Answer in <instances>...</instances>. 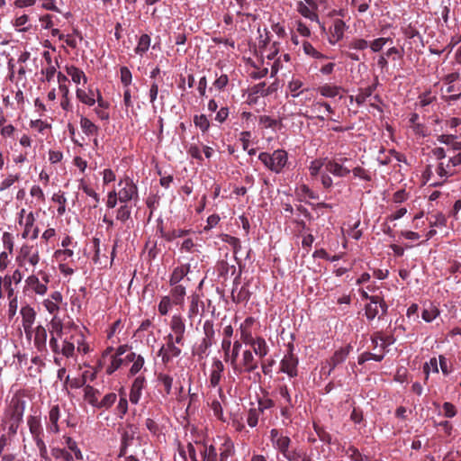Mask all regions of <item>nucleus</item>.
I'll return each instance as SVG.
<instances>
[{
	"mask_svg": "<svg viewBox=\"0 0 461 461\" xmlns=\"http://www.w3.org/2000/svg\"><path fill=\"white\" fill-rule=\"evenodd\" d=\"M49 325L50 334L49 346L52 353L61 352L67 359H69L76 358L77 354L86 355L93 351L86 340V328L73 326L71 334L63 338L64 323L58 315L52 316Z\"/></svg>",
	"mask_w": 461,
	"mask_h": 461,
	"instance_id": "f257e3e1",
	"label": "nucleus"
},
{
	"mask_svg": "<svg viewBox=\"0 0 461 461\" xmlns=\"http://www.w3.org/2000/svg\"><path fill=\"white\" fill-rule=\"evenodd\" d=\"M31 59V53L28 50H20L15 47L14 56L10 63L9 73L6 78L15 85L27 81V73H31L32 69L28 68L27 62Z\"/></svg>",
	"mask_w": 461,
	"mask_h": 461,
	"instance_id": "f03ea898",
	"label": "nucleus"
},
{
	"mask_svg": "<svg viewBox=\"0 0 461 461\" xmlns=\"http://www.w3.org/2000/svg\"><path fill=\"white\" fill-rule=\"evenodd\" d=\"M50 282V275L48 272L40 270L36 274L32 271L24 280L23 293L42 297L48 293Z\"/></svg>",
	"mask_w": 461,
	"mask_h": 461,
	"instance_id": "7ed1b4c3",
	"label": "nucleus"
},
{
	"mask_svg": "<svg viewBox=\"0 0 461 461\" xmlns=\"http://www.w3.org/2000/svg\"><path fill=\"white\" fill-rule=\"evenodd\" d=\"M117 196L120 198V203H133L134 205L140 200L139 189L133 179L125 176L119 179L117 187L113 188Z\"/></svg>",
	"mask_w": 461,
	"mask_h": 461,
	"instance_id": "20e7f679",
	"label": "nucleus"
},
{
	"mask_svg": "<svg viewBox=\"0 0 461 461\" xmlns=\"http://www.w3.org/2000/svg\"><path fill=\"white\" fill-rule=\"evenodd\" d=\"M258 159L268 170L279 174L288 162V154L284 149H276L272 153L264 151L259 153Z\"/></svg>",
	"mask_w": 461,
	"mask_h": 461,
	"instance_id": "39448f33",
	"label": "nucleus"
},
{
	"mask_svg": "<svg viewBox=\"0 0 461 461\" xmlns=\"http://www.w3.org/2000/svg\"><path fill=\"white\" fill-rule=\"evenodd\" d=\"M187 450L193 461H217V452L212 445L205 442L195 441L188 443Z\"/></svg>",
	"mask_w": 461,
	"mask_h": 461,
	"instance_id": "423d86ee",
	"label": "nucleus"
},
{
	"mask_svg": "<svg viewBox=\"0 0 461 461\" xmlns=\"http://www.w3.org/2000/svg\"><path fill=\"white\" fill-rule=\"evenodd\" d=\"M29 430L39 449L40 456L45 461H50L47 447L42 438V427L41 418L39 416H29L27 420Z\"/></svg>",
	"mask_w": 461,
	"mask_h": 461,
	"instance_id": "0eeeda50",
	"label": "nucleus"
},
{
	"mask_svg": "<svg viewBox=\"0 0 461 461\" xmlns=\"http://www.w3.org/2000/svg\"><path fill=\"white\" fill-rule=\"evenodd\" d=\"M113 347H107L101 354V357L97 363L98 369H104L106 375H111L117 371L123 364L122 357H117L114 353Z\"/></svg>",
	"mask_w": 461,
	"mask_h": 461,
	"instance_id": "6e6552de",
	"label": "nucleus"
},
{
	"mask_svg": "<svg viewBox=\"0 0 461 461\" xmlns=\"http://www.w3.org/2000/svg\"><path fill=\"white\" fill-rule=\"evenodd\" d=\"M350 162V158L339 155L327 159L325 161V169L336 177H347L351 173Z\"/></svg>",
	"mask_w": 461,
	"mask_h": 461,
	"instance_id": "1a4fd4ad",
	"label": "nucleus"
},
{
	"mask_svg": "<svg viewBox=\"0 0 461 461\" xmlns=\"http://www.w3.org/2000/svg\"><path fill=\"white\" fill-rule=\"evenodd\" d=\"M41 260L40 253L38 249L29 243H24L21 246L15 261L21 267H25L28 270L26 265L32 267H35Z\"/></svg>",
	"mask_w": 461,
	"mask_h": 461,
	"instance_id": "9d476101",
	"label": "nucleus"
},
{
	"mask_svg": "<svg viewBox=\"0 0 461 461\" xmlns=\"http://www.w3.org/2000/svg\"><path fill=\"white\" fill-rule=\"evenodd\" d=\"M259 366V362L258 358L255 357L251 349H243L241 355L237 362V366H235L232 369L233 373L237 375L242 374H250L253 373Z\"/></svg>",
	"mask_w": 461,
	"mask_h": 461,
	"instance_id": "9b49d317",
	"label": "nucleus"
},
{
	"mask_svg": "<svg viewBox=\"0 0 461 461\" xmlns=\"http://www.w3.org/2000/svg\"><path fill=\"white\" fill-rule=\"evenodd\" d=\"M224 370L225 366L223 362L217 357L212 358L209 374V386L218 389L219 397L222 402L225 401L226 397L220 384L223 377Z\"/></svg>",
	"mask_w": 461,
	"mask_h": 461,
	"instance_id": "f8f14e48",
	"label": "nucleus"
},
{
	"mask_svg": "<svg viewBox=\"0 0 461 461\" xmlns=\"http://www.w3.org/2000/svg\"><path fill=\"white\" fill-rule=\"evenodd\" d=\"M294 346L293 343L287 344V352L280 361V372L286 374L293 378L298 375V357L294 352Z\"/></svg>",
	"mask_w": 461,
	"mask_h": 461,
	"instance_id": "ddd939ff",
	"label": "nucleus"
},
{
	"mask_svg": "<svg viewBox=\"0 0 461 461\" xmlns=\"http://www.w3.org/2000/svg\"><path fill=\"white\" fill-rule=\"evenodd\" d=\"M170 333L167 336H172L174 340L179 346L185 345V334L186 331L185 321L181 314H174L169 322Z\"/></svg>",
	"mask_w": 461,
	"mask_h": 461,
	"instance_id": "4468645a",
	"label": "nucleus"
},
{
	"mask_svg": "<svg viewBox=\"0 0 461 461\" xmlns=\"http://www.w3.org/2000/svg\"><path fill=\"white\" fill-rule=\"evenodd\" d=\"M260 328L259 321L252 316L247 317L239 326V333L241 341L246 344L256 338V334Z\"/></svg>",
	"mask_w": 461,
	"mask_h": 461,
	"instance_id": "2eb2a0df",
	"label": "nucleus"
},
{
	"mask_svg": "<svg viewBox=\"0 0 461 461\" xmlns=\"http://www.w3.org/2000/svg\"><path fill=\"white\" fill-rule=\"evenodd\" d=\"M166 343L158 350V357H161L164 364L169 363L173 358L181 355V347L174 340L172 336L165 337Z\"/></svg>",
	"mask_w": 461,
	"mask_h": 461,
	"instance_id": "dca6fc26",
	"label": "nucleus"
},
{
	"mask_svg": "<svg viewBox=\"0 0 461 461\" xmlns=\"http://www.w3.org/2000/svg\"><path fill=\"white\" fill-rule=\"evenodd\" d=\"M387 309V304L383 298L378 295H373L370 297V303L365 307V314L369 321H372L379 315L380 311L381 315L386 313Z\"/></svg>",
	"mask_w": 461,
	"mask_h": 461,
	"instance_id": "f3484780",
	"label": "nucleus"
},
{
	"mask_svg": "<svg viewBox=\"0 0 461 461\" xmlns=\"http://www.w3.org/2000/svg\"><path fill=\"white\" fill-rule=\"evenodd\" d=\"M348 29L346 23L340 18L332 20L329 27L327 36L328 41L330 45L337 44L344 37L345 31Z\"/></svg>",
	"mask_w": 461,
	"mask_h": 461,
	"instance_id": "a211bd4d",
	"label": "nucleus"
},
{
	"mask_svg": "<svg viewBox=\"0 0 461 461\" xmlns=\"http://www.w3.org/2000/svg\"><path fill=\"white\" fill-rule=\"evenodd\" d=\"M63 303V295L59 291L51 292L46 299L42 301L45 310L52 316L59 315Z\"/></svg>",
	"mask_w": 461,
	"mask_h": 461,
	"instance_id": "6ab92c4d",
	"label": "nucleus"
},
{
	"mask_svg": "<svg viewBox=\"0 0 461 461\" xmlns=\"http://www.w3.org/2000/svg\"><path fill=\"white\" fill-rule=\"evenodd\" d=\"M37 216V213L35 215H32L29 219L18 224L23 229V231L21 233L22 239L32 240L38 239L40 229L36 225Z\"/></svg>",
	"mask_w": 461,
	"mask_h": 461,
	"instance_id": "aec40b11",
	"label": "nucleus"
},
{
	"mask_svg": "<svg viewBox=\"0 0 461 461\" xmlns=\"http://www.w3.org/2000/svg\"><path fill=\"white\" fill-rule=\"evenodd\" d=\"M251 349L255 357L258 359H264L269 353L270 348L267 343V340L262 336H256L253 339L249 340L245 344Z\"/></svg>",
	"mask_w": 461,
	"mask_h": 461,
	"instance_id": "412c9836",
	"label": "nucleus"
},
{
	"mask_svg": "<svg viewBox=\"0 0 461 461\" xmlns=\"http://www.w3.org/2000/svg\"><path fill=\"white\" fill-rule=\"evenodd\" d=\"M25 411V402L20 399H13L6 413V420L22 423Z\"/></svg>",
	"mask_w": 461,
	"mask_h": 461,
	"instance_id": "4be33fe9",
	"label": "nucleus"
},
{
	"mask_svg": "<svg viewBox=\"0 0 461 461\" xmlns=\"http://www.w3.org/2000/svg\"><path fill=\"white\" fill-rule=\"evenodd\" d=\"M270 440L273 447L282 455L287 452L292 442L288 436L284 435L276 429L270 430Z\"/></svg>",
	"mask_w": 461,
	"mask_h": 461,
	"instance_id": "5701e85b",
	"label": "nucleus"
},
{
	"mask_svg": "<svg viewBox=\"0 0 461 461\" xmlns=\"http://www.w3.org/2000/svg\"><path fill=\"white\" fill-rule=\"evenodd\" d=\"M351 348L352 347L348 345L336 350L332 357L326 361V364L322 369L328 367V375H330L339 364L343 363L346 360Z\"/></svg>",
	"mask_w": 461,
	"mask_h": 461,
	"instance_id": "b1692460",
	"label": "nucleus"
},
{
	"mask_svg": "<svg viewBox=\"0 0 461 461\" xmlns=\"http://www.w3.org/2000/svg\"><path fill=\"white\" fill-rule=\"evenodd\" d=\"M146 386V378L144 375H140L135 377L132 382L130 391V401L132 404H137L142 395V391Z\"/></svg>",
	"mask_w": 461,
	"mask_h": 461,
	"instance_id": "393cba45",
	"label": "nucleus"
},
{
	"mask_svg": "<svg viewBox=\"0 0 461 461\" xmlns=\"http://www.w3.org/2000/svg\"><path fill=\"white\" fill-rule=\"evenodd\" d=\"M125 361L132 363L129 369V375H137L144 368V357L133 351H131L126 355Z\"/></svg>",
	"mask_w": 461,
	"mask_h": 461,
	"instance_id": "a878e982",
	"label": "nucleus"
},
{
	"mask_svg": "<svg viewBox=\"0 0 461 461\" xmlns=\"http://www.w3.org/2000/svg\"><path fill=\"white\" fill-rule=\"evenodd\" d=\"M47 330L43 325L34 328L33 345L39 352H47Z\"/></svg>",
	"mask_w": 461,
	"mask_h": 461,
	"instance_id": "bb28decb",
	"label": "nucleus"
},
{
	"mask_svg": "<svg viewBox=\"0 0 461 461\" xmlns=\"http://www.w3.org/2000/svg\"><path fill=\"white\" fill-rule=\"evenodd\" d=\"M60 418V409L58 404H54L49 411L47 429L52 433H59V420Z\"/></svg>",
	"mask_w": 461,
	"mask_h": 461,
	"instance_id": "cd10ccee",
	"label": "nucleus"
},
{
	"mask_svg": "<svg viewBox=\"0 0 461 461\" xmlns=\"http://www.w3.org/2000/svg\"><path fill=\"white\" fill-rule=\"evenodd\" d=\"M436 172L438 176L441 178H443V181L441 182H433L430 184L432 186H438L442 185L445 180L454 175L455 168L451 167V163H449L448 159L447 161H440L436 168Z\"/></svg>",
	"mask_w": 461,
	"mask_h": 461,
	"instance_id": "c85d7f7f",
	"label": "nucleus"
},
{
	"mask_svg": "<svg viewBox=\"0 0 461 461\" xmlns=\"http://www.w3.org/2000/svg\"><path fill=\"white\" fill-rule=\"evenodd\" d=\"M77 98L87 106H93L95 104L96 89L88 88L87 90L77 87L76 90Z\"/></svg>",
	"mask_w": 461,
	"mask_h": 461,
	"instance_id": "c756f323",
	"label": "nucleus"
},
{
	"mask_svg": "<svg viewBox=\"0 0 461 461\" xmlns=\"http://www.w3.org/2000/svg\"><path fill=\"white\" fill-rule=\"evenodd\" d=\"M204 303L196 294H192L190 297V303L188 306L187 317L189 320L194 319L197 315L203 311Z\"/></svg>",
	"mask_w": 461,
	"mask_h": 461,
	"instance_id": "7c9ffc66",
	"label": "nucleus"
},
{
	"mask_svg": "<svg viewBox=\"0 0 461 461\" xmlns=\"http://www.w3.org/2000/svg\"><path fill=\"white\" fill-rule=\"evenodd\" d=\"M308 89L304 87V81L299 77H293L287 84V91L293 98L299 97Z\"/></svg>",
	"mask_w": 461,
	"mask_h": 461,
	"instance_id": "2f4dec72",
	"label": "nucleus"
},
{
	"mask_svg": "<svg viewBox=\"0 0 461 461\" xmlns=\"http://www.w3.org/2000/svg\"><path fill=\"white\" fill-rule=\"evenodd\" d=\"M66 73L71 77L73 83L77 85H86L87 83V77L85 72L76 66H66Z\"/></svg>",
	"mask_w": 461,
	"mask_h": 461,
	"instance_id": "473e14b6",
	"label": "nucleus"
},
{
	"mask_svg": "<svg viewBox=\"0 0 461 461\" xmlns=\"http://www.w3.org/2000/svg\"><path fill=\"white\" fill-rule=\"evenodd\" d=\"M14 52V46H11L0 51V75L5 71V68L7 69V73H9L10 63L13 60Z\"/></svg>",
	"mask_w": 461,
	"mask_h": 461,
	"instance_id": "72a5a7b5",
	"label": "nucleus"
},
{
	"mask_svg": "<svg viewBox=\"0 0 461 461\" xmlns=\"http://www.w3.org/2000/svg\"><path fill=\"white\" fill-rule=\"evenodd\" d=\"M219 450L220 461H227L235 454V447L233 441L230 438H225Z\"/></svg>",
	"mask_w": 461,
	"mask_h": 461,
	"instance_id": "f704fd0d",
	"label": "nucleus"
},
{
	"mask_svg": "<svg viewBox=\"0 0 461 461\" xmlns=\"http://www.w3.org/2000/svg\"><path fill=\"white\" fill-rule=\"evenodd\" d=\"M22 317V325L34 324L36 320V311L30 304L23 305L20 309Z\"/></svg>",
	"mask_w": 461,
	"mask_h": 461,
	"instance_id": "c9c22d12",
	"label": "nucleus"
},
{
	"mask_svg": "<svg viewBox=\"0 0 461 461\" xmlns=\"http://www.w3.org/2000/svg\"><path fill=\"white\" fill-rule=\"evenodd\" d=\"M190 269L189 265H181L176 267L169 278L170 285H180L179 283L184 279V277L188 274Z\"/></svg>",
	"mask_w": 461,
	"mask_h": 461,
	"instance_id": "e433bc0d",
	"label": "nucleus"
},
{
	"mask_svg": "<svg viewBox=\"0 0 461 461\" xmlns=\"http://www.w3.org/2000/svg\"><path fill=\"white\" fill-rule=\"evenodd\" d=\"M172 289L170 290V298L175 303V305H183L185 301V296L186 294V289L184 285H171Z\"/></svg>",
	"mask_w": 461,
	"mask_h": 461,
	"instance_id": "4c0bfd02",
	"label": "nucleus"
},
{
	"mask_svg": "<svg viewBox=\"0 0 461 461\" xmlns=\"http://www.w3.org/2000/svg\"><path fill=\"white\" fill-rule=\"evenodd\" d=\"M79 189H81L86 196L91 198L92 203L91 208H96L100 203V195L97 194L93 187L86 184L84 180L80 181Z\"/></svg>",
	"mask_w": 461,
	"mask_h": 461,
	"instance_id": "58836bf2",
	"label": "nucleus"
},
{
	"mask_svg": "<svg viewBox=\"0 0 461 461\" xmlns=\"http://www.w3.org/2000/svg\"><path fill=\"white\" fill-rule=\"evenodd\" d=\"M80 128L86 136H96L99 131L96 126L90 119L86 116L80 117Z\"/></svg>",
	"mask_w": 461,
	"mask_h": 461,
	"instance_id": "ea45409f",
	"label": "nucleus"
},
{
	"mask_svg": "<svg viewBox=\"0 0 461 461\" xmlns=\"http://www.w3.org/2000/svg\"><path fill=\"white\" fill-rule=\"evenodd\" d=\"M375 88L376 84H374L366 88L359 89L357 95L355 97L350 96V101L352 102L355 100L357 105H362L366 101V99L373 95Z\"/></svg>",
	"mask_w": 461,
	"mask_h": 461,
	"instance_id": "a19ab883",
	"label": "nucleus"
},
{
	"mask_svg": "<svg viewBox=\"0 0 461 461\" xmlns=\"http://www.w3.org/2000/svg\"><path fill=\"white\" fill-rule=\"evenodd\" d=\"M100 393L97 389L94 388L91 385H86L84 387V399L86 402H87L90 405H92L95 408H97L99 400Z\"/></svg>",
	"mask_w": 461,
	"mask_h": 461,
	"instance_id": "79ce46f5",
	"label": "nucleus"
},
{
	"mask_svg": "<svg viewBox=\"0 0 461 461\" xmlns=\"http://www.w3.org/2000/svg\"><path fill=\"white\" fill-rule=\"evenodd\" d=\"M341 89L339 86L324 84L318 87V92L324 97L334 98L339 95Z\"/></svg>",
	"mask_w": 461,
	"mask_h": 461,
	"instance_id": "37998d69",
	"label": "nucleus"
},
{
	"mask_svg": "<svg viewBox=\"0 0 461 461\" xmlns=\"http://www.w3.org/2000/svg\"><path fill=\"white\" fill-rule=\"evenodd\" d=\"M439 313L440 312L438 308L433 303H429L428 305H424L423 311L421 312V318L426 322H431L439 315Z\"/></svg>",
	"mask_w": 461,
	"mask_h": 461,
	"instance_id": "c03bdc74",
	"label": "nucleus"
},
{
	"mask_svg": "<svg viewBox=\"0 0 461 461\" xmlns=\"http://www.w3.org/2000/svg\"><path fill=\"white\" fill-rule=\"evenodd\" d=\"M120 204L121 205L116 210V220L122 222H125L131 219L132 205L129 203Z\"/></svg>",
	"mask_w": 461,
	"mask_h": 461,
	"instance_id": "a18cd8bd",
	"label": "nucleus"
},
{
	"mask_svg": "<svg viewBox=\"0 0 461 461\" xmlns=\"http://www.w3.org/2000/svg\"><path fill=\"white\" fill-rule=\"evenodd\" d=\"M150 43H151V39L149 34L145 33V34L140 35V37L138 40L137 46L134 49L135 53L137 55L142 56L149 50V49L150 47Z\"/></svg>",
	"mask_w": 461,
	"mask_h": 461,
	"instance_id": "49530a36",
	"label": "nucleus"
},
{
	"mask_svg": "<svg viewBox=\"0 0 461 461\" xmlns=\"http://www.w3.org/2000/svg\"><path fill=\"white\" fill-rule=\"evenodd\" d=\"M212 345L213 342L202 339L200 343L194 347L193 354L197 356L199 359H203L208 356V350Z\"/></svg>",
	"mask_w": 461,
	"mask_h": 461,
	"instance_id": "de8ad7c7",
	"label": "nucleus"
},
{
	"mask_svg": "<svg viewBox=\"0 0 461 461\" xmlns=\"http://www.w3.org/2000/svg\"><path fill=\"white\" fill-rule=\"evenodd\" d=\"M296 10L304 18H307L312 22H316L321 24L317 12L311 10L310 6L297 3Z\"/></svg>",
	"mask_w": 461,
	"mask_h": 461,
	"instance_id": "09e8293b",
	"label": "nucleus"
},
{
	"mask_svg": "<svg viewBox=\"0 0 461 461\" xmlns=\"http://www.w3.org/2000/svg\"><path fill=\"white\" fill-rule=\"evenodd\" d=\"M194 124L196 128H198L203 133H205L209 131L211 122L208 117L203 114H194L193 118Z\"/></svg>",
	"mask_w": 461,
	"mask_h": 461,
	"instance_id": "8fccbe9b",
	"label": "nucleus"
},
{
	"mask_svg": "<svg viewBox=\"0 0 461 461\" xmlns=\"http://www.w3.org/2000/svg\"><path fill=\"white\" fill-rule=\"evenodd\" d=\"M203 339L215 342V330L212 320H206L203 325Z\"/></svg>",
	"mask_w": 461,
	"mask_h": 461,
	"instance_id": "3c124183",
	"label": "nucleus"
},
{
	"mask_svg": "<svg viewBox=\"0 0 461 461\" xmlns=\"http://www.w3.org/2000/svg\"><path fill=\"white\" fill-rule=\"evenodd\" d=\"M303 50L307 56H310L315 59L324 60L328 59L326 55L317 50L309 41H303Z\"/></svg>",
	"mask_w": 461,
	"mask_h": 461,
	"instance_id": "603ef678",
	"label": "nucleus"
},
{
	"mask_svg": "<svg viewBox=\"0 0 461 461\" xmlns=\"http://www.w3.org/2000/svg\"><path fill=\"white\" fill-rule=\"evenodd\" d=\"M137 428L133 425H129L126 429V430L122 435V447L123 448H126L128 446H130L134 438V436L136 434ZM122 452V450H121Z\"/></svg>",
	"mask_w": 461,
	"mask_h": 461,
	"instance_id": "864d4df0",
	"label": "nucleus"
},
{
	"mask_svg": "<svg viewBox=\"0 0 461 461\" xmlns=\"http://www.w3.org/2000/svg\"><path fill=\"white\" fill-rule=\"evenodd\" d=\"M296 194L306 199H313V200H316L319 198V195L316 192H314L313 190H312L307 185L305 184H302L300 185H298L296 187V190H295Z\"/></svg>",
	"mask_w": 461,
	"mask_h": 461,
	"instance_id": "5fc2aeb1",
	"label": "nucleus"
},
{
	"mask_svg": "<svg viewBox=\"0 0 461 461\" xmlns=\"http://www.w3.org/2000/svg\"><path fill=\"white\" fill-rule=\"evenodd\" d=\"M175 305L173 300L168 295H165L160 299V302L158 305V311L160 315H167L169 311L172 309V306Z\"/></svg>",
	"mask_w": 461,
	"mask_h": 461,
	"instance_id": "6e6d98bb",
	"label": "nucleus"
},
{
	"mask_svg": "<svg viewBox=\"0 0 461 461\" xmlns=\"http://www.w3.org/2000/svg\"><path fill=\"white\" fill-rule=\"evenodd\" d=\"M74 251L71 249H57L53 257L59 263H65L69 258H73Z\"/></svg>",
	"mask_w": 461,
	"mask_h": 461,
	"instance_id": "4d7b16f0",
	"label": "nucleus"
},
{
	"mask_svg": "<svg viewBox=\"0 0 461 461\" xmlns=\"http://www.w3.org/2000/svg\"><path fill=\"white\" fill-rule=\"evenodd\" d=\"M326 160H327V158H325V159L315 158L311 161L310 166H309V172H310V176L312 177H316L320 174L322 167H325Z\"/></svg>",
	"mask_w": 461,
	"mask_h": 461,
	"instance_id": "13d9d810",
	"label": "nucleus"
},
{
	"mask_svg": "<svg viewBox=\"0 0 461 461\" xmlns=\"http://www.w3.org/2000/svg\"><path fill=\"white\" fill-rule=\"evenodd\" d=\"M13 24L19 32H26L30 28L29 16L27 14L17 16Z\"/></svg>",
	"mask_w": 461,
	"mask_h": 461,
	"instance_id": "bf43d9fd",
	"label": "nucleus"
},
{
	"mask_svg": "<svg viewBox=\"0 0 461 461\" xmlns=\"http://www.w3.org/2000/svg\"><path fill=\"white\" fill-rule=\"evenodd\" d=\"M430 227H444L447 224V218L442 212L431 214L429 218Z\"/></svg>",
	"mask_w": 461,
	"mask_h": 461,
	"instance_id": "052dcab7",
	"label": "nucleus"
},
{
	"mask_svg": "<svg viewBox=\"0 0 461 461\" xmlns=\"http://www.w3.org/2000/svg\"><path fill=\"white\" fill-rule=\"evenodd\" d=\"M117 399V395L114 393L105 394L101 401H99L97 409H109L111 408Z\"/></svg>",
	"mask_w": 461,
	"mask_h": 461,
	"instance_id": "680f3d73",
	"label": "nucleus"
},
{
	"mask_svg": "<svg viewBox=\"0 0 461 461\" xmlns=\"http://www.w3.org/2000/svg\"><path fill=\"white\" fill-rule=\"evenodd\" d=\"M211 410L214 417H216L219 420L225 422L226 419L223 413V408L221 402L218 400H213L210 404Z\"/></svg>",
	"mask_w": 461,
	"mask_h": 461,
	"instance_id": "e2e57ef3",
	"label": "nucleus"
},
{
	"mask_svg": "<svg viewBox=\"0 0 461 461\" xmlns=\"http://www.w3.org/2000/svg\"><path fill=\"white\" fill-rule=\"evenodd\" d=\"M52 201L57 203L59 207L57 209L59 215H63L66 212L67 198L64 194H54L52 195Z\"/></svg>",
	"mask_w": 461,
	"mask_h": 461,
	"instance_id": "0e129e2a",
	"label": "nucleus"
},
{
	"mask_svg": "<svg viewBox=\"0 0 461 461\" xmlns=\"http://www.w3.org/2000/svg\"><path fill=\"white\" fill-rule=\"evenodd\" d=\"M351 172L356 178H359L364 181H371L370 173L360 166H357L351 168Z\"/></svg>",
	"mask_w": 461,
	"mask_h": 461,
	"instance_id": "69168bd1",
	"label": "nucleus"
},
{
	"mask_svg": "<svg viewBox=\"0 0 461 461\" xmlns=\"http://www.w3.org/2000/svg\"><path fill=\"white\" fill-rule=\"evenodd\" d=\"M191 232V230H184V229H176L171 231L167 232L164 234V238L167 241H172L177 238H182L186 236Z\"/></svg>",
	"mask_w": 461,
	"mask_h": 461,
	"instance_id": "338daca9",
	"label": "nucleus"
},
{
	"mask_svg": "<svg viewBox=\"0 0 461 461\" xmlns=\"http://www.w3.org/2000/svg\"><path fill=\"white\" fill-rule=\"evenodd\" d=\"M52 456L56 459H60L61 461H73L72 455L63 448H53L52 449Z\"/></svg>",
	"mask_w": 461,
	"mask_h": 461,
	"instance_id": "774afa93",
	"label": "nucleus"
}]
</instances>
